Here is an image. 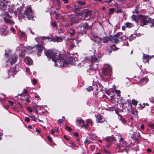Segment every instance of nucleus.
Segmentation results:
<instances>
[{"label": "nucleus", "instance_id": "39448f33", "mask_svg": "<svg viewBox=\"0 0 154 154\" xmlns=\"http://www.w3.org/2000/svg\"><path fill=\"white\" fill-rule=\"evenodd\" d=\"M1 15L3 17L4 21L6 23L11 26L13 25L14 24V22L11 19V16L7 12L3 11L1 14Z\"/></svg>", "mask_w": 154, "mask_h": 154}, {"label": "nucleus", "instance_id": "bb28decb", "mask_svg": "<svg viewBox=\"0 0 154 154\" xmlns=\"http://www.w3.org/2000/svg\"><path fill=\"white\" fill-rule=\"evenodd\" d=\"M14 5L13 4H12L11 5L9 6L8 8V11L10 13H15V11L14 9L15 8L14 7Z\"/></svg>", "mask_w": 154, "mask_h": 154}, {"label": "nucleus", "instance_id": "72a5a7b5", "mask_svg": "<svg viewBox=\"0 0 154 154\" xmlns=\"http://www.w3.org/2000/svg\"><path fill=\"white\" fill-rule=\"evenodd\" d=\"M136 37V35L135 34H132L129 38V40L130 41H132Z\"/></svg>", "mask_w": 154, "mask_h": 154}, {"label": "nucleus", "instance_id": "a878e982", "mask_svg": "<svg viewBox=\"0 0 154 154\" xmlns=\"http://www.w3.org/2000/svg\"><path fill=\"white\" fill-rule=\"evenodd\" d=\"M67 33L71 36H73L75 33V31L74 29H69L67 30Z\"/></svg>", "mask_w": 154, "mask_h": 154}, {"label": "nucleus", "instance_id": "f3484780", "mask_svg": "<svg viewBox=\"0 0 154 154\" xmlns=\"http://www.w3.org/2000/svg\"><path fill=\"white\" fill-rule=\"evenodd\" d=\"M80 8L79 6H76L74 8L73 11L74 12L78 15L82 16L84 14V12L82 11L79 10Z\"/></svg>", "mask_w": 154, "mask_h": 154}, {"label": "nucleus", "instance_id": "0eeeda50", "mask_svg": "<svg viewBox=\"0 0 154 154\" xmlns=\"http://www.w3.org/2000/svg\"><path fill=\"white\" fill-rule=\"evenodd\" d=\"M82 27H83V28L85 30H90L91 29V26L89 25L88 23H83L81 25H79L76 28L78 29V31H79V33L81 34V35H83L84 34H86L85 31L84 30H83L82 32H81V29Z\"/></svg>", "mask_w": 154, "mask_h": 154}, {"label": "nucleus", "instance_id": "37998d69", "mask_svg": "<svg viewBox=\"0 0 154 154\" xmlns=\"http://www.w3.org/2000/svg\"><path fill=\"white\" fill-rule=\"evenodd\" d=\"M121 121L124 124H125L126 123V121L124 118H121Z\"/></svg>", "mask_w": 154, "mask_h": 154}, {"label": "nucleus", "instance_id": "f8f14e48", "mask_svg": "<svg viewBox=\"0 0 154 154\" xmlns=\"http://www.w3.org/2000/svg\"><path fill=\"white\" fill-rule=\"evenodd\" d=\"M35 41L40 45L43 44L45 42V40H49L48 38L46 37H36L35 38Z\"/></svg>", "mask_w": 154, "mask_h": 154}, {"label": "nucleus", "instance_id": "9b49d317", "mask_svg": "<svg viewBox=\"0 0 154 154\" xmlns=\"http://www.w3.org/2000/svg\"><path fill=\"white\" fill-rule=\"evenodd\" d=\"M24 14L26 17L29 20L32 19L34 17V14L31 8V7L29 6L24 12Z\"/></svg>", "mask_w": 154, "mask_h": 154}, {"label": "nucleus", "instance_id": "f03ea898", "mask_svg": "<svg viewBox=\"0 0 154 154\" xmlns=\"http://www.w3.org/2000/svg\"><path fill=\"white\" fill-rule=\"evenodd\" d=\"M5 57L8 58V59L6 61V65H11L10 68L8 72V75L10 76H12L15 75L17 72V65L14 66H12L14 63L15 64L18 58V57L16 54L11 55V50L10 49H8L5 50Z\"/></svg>", "mask_w": 154, "mask_h": 154}, {"label": "nucleus", "instance_id": "6e6d98bb", "mask_svg": "<svg viewBox=\"0 0 154 154\" xmlns=\"http://www.w3.org/2000/svg\"><path fill=\"white\" fill-rule=\"evenodd\" d=\"M10 30L13 33H14L15 31V29L13 27H11L10 28Z\"/></svg>", "mask_w": 154, "mask_h": 154}, {"label": "nucleus", "instance_id": "3c124183", "mask_svg": "<svg viewBox=\"0 0 154 154\" xmlns=\"http://www.w3.org/2000/svg\"><path fill=\"white\" fill-rule=\"evenodd\" d=\"M25 120L27 122H29L30 121V119L28 117H26L25 118Z\"/></svg>", "mask_w": 154, "mask_h": 154}, {"label": "nucleus", "instance_id": "473e14b6", "mask_svg": "<svg viewBox=\"0 0 154 154\" xmlns=\"http://www.w3.org/2000/svg\"><path fill=\"white\" fill-rule=\"evenodd\" d=\"M125 25L126 27L129 28H131L133 26L132 24L131 23L129 22L126 23H125Z\"/></svg>", "mask_w": 154, "mask_h": 154}, {"label": "nucleus", "instance_id": "13d9d810", "mask_svg": "<svg viewBox=\"0 0 154 154\" xmlns=\"http://www.w3.org/2000/svg\"><path fill=\"white\" fill-rule=\"evenodd\" d=\"M115 9L113 8H110L109 9V11L110 12H113L115 11Z\"/></svg>", "mask_w": 154, "mask_h": 154}, {"label": "nucleus", "instance_id": "f704fd0d", "mask_svg": "<svg viewBox=\"0 0 154 154\" xmlns=\"http://www.w3.org/2000/svg\"><path fill=\"white\" fill-rule=\"evenodd\" d=\"M131 102L132 104L134 105V106H136L137 104V101L134 99L132 100L131 101Z\"/></svg>", "mask_w": 154, "mask_h": 154}, {"label": "nucleus", "instance_id": "49530a36", "mask_svg": "<svg viewBox=\"0 0 154 154\" xmlns=\"http://www.w3.org/2000/svg\"><path fill=\"white\" fill-rule=\"evenodd\" d=\"M20 33L21 37H23L25 36L26 34L24 32L20 31Z\"/></svg>", "mask_w": 154, "mask_h": 154}, {"label": "nucleus", "instance_id": "69168bd1", "mask_svg": "<svg viewBox=\"0 0 154 154\" xmlns=\"http://www.w3.org/2000/svg\"><path fill=\"white\" fill-rule=\"evenodd\" d=\"M48 140L50 142L52 140V138L51 137L49 136H48Z\"/></svg>", "mask_w": 154, "mask_h": 154}, {"label": "nucleus", "instance_id": "f257e3e1", "mask_svg": "<svg viewBox=\"0 0 154 154\" xmlns=\"http://www.w3.org/2000/svg\"><path fill=\"white\" fill-rule=\"evenodd\" d=\"M45 54L48 58H52L55 63L54 66L56 67L59 66L60 67L63 68L69 64L74 65L78 64V60L73 57H69L68 59H66V57L65 55L60 54L57 51L48 50L45 52Z\"/></svg>", "mask_w": 154, "mask_h": 154}, {"label": "nucleus", "instance_id": "de8ad7c7", "mask_svg": "<svg viewBox=\"0 0 154 154\" xmlns=\"http://www.w3.org/2000/svg\"><path fill=\"white\" fill-rule=\"evenodd\" d=\"M32 84H33L34 85H35L37 83V81H36V79H33L32 80Z\"/></svg>", "mask_w": 154, "mask_h": 154}, {"label": "nucleus", "instance_id": "ea45409f", "mask_svg": "<svg viewBox=\"0 0 154 154\" xmlns=\"http://www.w3.org/2000/svg\"><path fill=\"white\" fill-rule=\"evenodd\" d=\"M65 119V117L64 116H63L62 119H60L59 120H58V121L60 123H62Z\"/></svg>", "mask_w": 154, "mask_h": 154}, {"label": "nucleus", "instance_id": "774afa93", "mask_svg": "<svg viewBox=\"0 0 154 154\" xmlns=\"http://www.w3.org/2000/svg\"><path fill=\"white\" fill-rule=\"evenodd\" d=\"M74 135L76 137H77L79 136V134L78 133H74Z\"/></svg>", "mask_w": 154, "mask_h": 154}, {"label": "nucleus", "instance_id": "c756f323", "mask_svg": "<svg viewBox=\"0 0 154 154\" xmlns=\"http://www.w3.org/2000/svg\"><path fill=\"white\" fill-rule=\"evenodd\" d=\"M34 48V47H31V46L27 47L26 51L27 52L29 53H31L32 52V50Z\"/></svg>", "mask_w": 154, "mask_h": 154}, {"label": "nucleus", "instance_id": "0e129e2a", "mask_svg": "<svg viewBox=\"0 0 154 154\" xmlns=\"http://www.w3.org/2000/svg\"><path fill=\"white\" fill-rule=\"evenodd\" d=\"M111 141H116V138L114 137H111Z\"/></svg>", "mask_w": 154, "mask_h": 154}, {"label": "nucleus", "instance_id": "aec40b11", "mask_svg": "<svg viewBox=\"0 0 154 154\" xmlns=\"http://www.w3.org/2000/svg\"><path fill=\"white\" fill-rule=\"evenodd\" d=\"M78 21V20L76 16H72L69 18V21L70 22L69 26L72 25L76 23Z\"/></svg>", "mask_w": 154, "mask_h": 154}, {"label": "nucleus", "instance_id": "e433bc0d", "mask_svg": "<svg viewBox=\"0 0 154 154\" xmlns=\"http://www.w3.org/2000/svg\"><path fill=\"white\" fill-rule=\"evenodd\" d=\"M86 122L88 125H91L92 124V122L91 119H88L86 120Z\"/></svg>", "mask_w": 154, "mask_h": 154}, {"label": "nucleus", "instance_id": "ddd939ff", "mask_svg": "<svg viewBox=\"0 0 154 154\" xmlns=\"http://www.w3.org/2000/svg\"><path fill=\"white\" fill-rule=\"evenodd\" d=\"M8 0H0V9L5 10L8 4Z\"/></svg>", "mask_w": 154, "mask_h": 154}, {"label": "nucleus", "instance_id": "6ab92c4d", "mask_svg": "<svg viewBox=\"0 0 154 154\" xmlns=\"http://www.w3.org/2000/svg\"><path fill=\"white\" fill-rule=\"evenodd\" d=\"M149 81V79L147 77H144L140 80L138 83L140 86H143L146 85Z\"/></svg>", "mask_w": 154, "mask_h": 154}, {"label": "nucleus", "instance_id": "c9c22d12", "mask_svg": "<svg viewBox=\"0 0 154 154\" xmlns=\"http://www.w3.org/2000/svg\"><path fill=\"white\" fill-rule=\"evenodd\" d=\"M148 125L150 128L154 129V124L149 123L148 124Z\"/></svg>", "mask_w": 154, "mask_h": 154}, {"label": "nucleus", "instance_id": "338daca9", "mask_svg": "<svg viewBox=\"0 0 154 154\" xmlns=\"http://www.w3.org/2000/svg\"><path fill=\"white\" fill-rule=\"evenodd\" d=\"M80 4L84 6L85 5V3L84 2H80Z\"/></svg>", "mask_w": 154, "mask_h": 154}, {"label": "nucleus", "instance_id": "423d86ee", "mask_svg": "<svg viewBox=\"0 0 154 154\" xmlns=\"http://www.w3.org/2000/svg\"><path fill=\"white\" fill-rule=\"evenodd\" d=\"M140 17L143 23V26L144 25H147L148 23H151L152 24L150 25L151 27L154 26V19H151L150 18H149L147 16H141Z\"/></svg>", "mask_w": 154, "mask_h": 154}, {"label": "nucleus", "instance_id": "864d4df0", "mask_svg": "<svg viewBox=\"0 0 154 154\" xmlns=\"http://www.w3.org/2000/svg\"><path fill=\"white\" fill-rule=\"evenodd\" d=\"M25 100L27 103H29L30 102V101L28 97L26 98Z\"/></svg>", "mask_w": 154, "mask_h": 154}, {"label": "nucleus", "instance_id": "8fccbe9b", "mask_svg": "<svg viewBox=\"0 0 154 154\" xmlns=\"http://www.w3.org/2000/svg\"><path fill=\"white\" fill-rule=\"evenodd\" d=\"M27 110L30 112H32V110L31 108L29 106L27 107Z\"/></svg>", "mask_w": 154, "mask_h": 154}, {"label": "nucleus", "instance_id": "9d476101", "mask_svg": "<svg viewBox=\"0 0 154 154\" xmlns=\"http://www.w3.org/2000/svg\"><path fill=\"white\" fill-rule=\"evenodd\" d=\"M81 41V40H79V41H77L76 39H71L67 38V40L66 41L67 44H69L70 45H69V48L72 49L76 46L79 42Z\"/></svg>", "mask_w": 154, "mask_h": 154}, {"label": "nucleus", "instance_id": "c03bdc74", "mask_svg": "<svg viewBox=\"0 0 154 154\" xmlns=\"http://www.w3.org/2000/svg\"><path fill=\"white\" fill-rule=\"evenodd\" d=\"M116 93L117 94L118 96H120V91L119 90H116Z\"/></svg>", "mask_w": 154, "mask_h": 154}, {"label": "nucleus", "instance_id": "680f3d73", "mask_svg": "<svg viewBox=\"0 0 154 154\" xmlns=\"http://www.w3.org/2000/svg\"><path fill=\"white\" fill-rule=\"evenodd\" d=\"M8 102L11 105H13L14 102L13 101L9 100L8 101Z\"/></svg>", "mask_w": 154, "mask_h": 154}, {"label": "nucleus", "instance_id": "2eb2a0df", "mask_svg": "<svg viewBox=\"0 0 154 154\" xmlns=\"http://www.w3.org/2000/svg\"><path fill=\"white\" fill-rule=\"evenodd\" d=\"M119 147L120 148H122V149H125L127 147L126 141H124L122 137H121L119 140Z\"/></svg>", "mask_w": 154, "mask_h": 154}, {"label": "nucleus", "instance_id": "dca6fc26", "mask_svg": "<svg viewBox=\"0 0 154 154\" xmlns=\"http://www.w3.org/2000/svg\"><path fill=\"white\" fill-rule=\"evenodd\" d=\"M102 140H105L106 142V145L107 147L109 148L110 147L112 142L111 137H102Z\"/></svg>", "mask_w": 154, "mask_h": 154}, {"label": "nucleus", "instance_id": "4d7b16f0", "mask_svg": "<svg viewBox=\"0 0 154 154\" xmlns=\"http://www.w3.org/2000/svg\"><path fill=\"white\" fill-rule=\"evenodd\" d=\"M26 71L27 73H28L29 75L30 74V70L29 68H26Z\"/></svg>", "mask_w": 154, "mask_h": 154}, {"label": "nucleus", "instance_id": "a18cd8bd", "mask_svg": "<svg viewBox=\"0 0 154 154\" xmlns=\"http://www.w3.org/2000/svg\"><path fill=\"white\" fill-rule=\"evenodd\" d=\"M122 11V10L120 9H118L116 11V13H121Z\"/></svg>", "mask_w": 154, "mask_h": 154}, {"label": "nucleus", "instance_id": "412c9836", "mask_svg": "<svg viewBox=\"0 0 154 154\" xmlns=\"http://www.w3.org/2000/svg\"><path fill=\"white\" fill-rule=\"evenodd\" d=\"M96 117V121L98 123H102L105 121V119L100 114H97Z\"/></svg>", "mask_w": 154, "mask_h": 154}, {"label": "nucleus", "instance_id": "603ef678", "mask_svg": "<svg viewBox=\"0 0 154 154\" xmlns=\"http://www.w3.org/2000/svg\"><path fill=\"white\" fill-rule=\"evenodd\" d=\"M53 14L55 15V17L56 19L58 17V14L55 11L53 12Z\"/></svg>", "mask_w": 154, "mask_h": 154}, {"label": "nucleus", "instance_id": "58836bf2", "mask_svg": "<svg viewBox=\"0 0 154 154\" xmlns=\"http://www.w3.org/2000/svg\"><path fill=\"white\" fill-rule=\"evenodd\" d=\"M93 89V88L91 86H89L88 88H86V90L88 92L92 91Z\"/></svg>", "mask_w": 154, "mask_h": 154}, {"label": "nucleus", "instance_id": "a211bd4d", "mask_svg": "<svg viewBox=\"0 0 154 154\" xmlns=\"http://www.w3.org/2000/svg\"><path fill=\"white\" fill-rule=\"evenodd\" d=\"M153 57V56H150L148 54H143L142 58L143 62L145 63L148 62L149 60L152 58Z\"/></svg>", "mask_w": 154, "mask_h": 154}, {"label": "nucleus", "instance_id": "052dcab7", "mask_svg": "<svg viewBox=\"0 0 154 154\" xmlns=\"http://www.w3.org/2000/svg\"><path fill=\"white\" fill-rule=\"evenodd\" d=\"M103 151L104 152L106 153H109V151L105 148L103 149Z\"/></svg>", "mask_w": 154, "mask_h": 154}, {"label": "nucleus", "instance_id": "393cba45", "mask_svg": "<svg viewBox=\"0 0 154 154\" xmlns=\"http://www.w3.org/2000/svg\"><path fill=\"white\" fill-rule=\"evenodd\" d=\"M24 62L26 63L28 65H31L32 63V60L29 57H26L24 59Z\"/></svg>", "mask_w": 154, "mask_h": 154}, {"label": "nucleus", "instance_id": "7ed1b4c3", "mask_svg": "<svg viewBox=\"0 0 154 154\" xmlns=\"http://www.w3.org/2000/svg\"><path fill=\"white\" fill-rule=\"evenodd\" d=\"M100 54H94L91 57H86L85 58L84 61L89 64V66H92L94 67L90 68L87 70V72L89 73L90 75H93L96 72V69L97 68L98 63L100 60L101 57Z\"/></svg>", "mask_w": 154, "mask_h": 154}, {"label": "nucleus", "instance_id": "7c9ffc66", "mask_svg": "<svg viewBox=\"0 0 154 154\" xmlns=\"http://www.w3.org/2000/svg\"><path fill=\"white\" fill-rule=\"evenodd\" d=\"M76 125H81V124H84L85 123L84 121L82 119H78L76 121Z\"/></svg>", "mask_w": 154, "mask_h": 154}, {"label": "nucleus", "instance_id": "4be33fe9", "mask_svg": "<svg viewBox=\"0 0 154 154\" xmlns=\"http://www.w3.org/2000/svg\"><path fill=\"white\" fill-rule=\"evenodd\" d=\"M91 13V11L88 10H87L84 13V17L85 19L88 20L90 19V16Z\"/></svg>", "mask_w": 154, "mask_h": 154}, {"label": "nucleus", "instance_id": "4c0bfd02", "mask_svg": "<svg viewBox=\"0 0 154 154\" xmlns=\"http://www.w3.org/2000/svg\"><path fill=\"white\" fill-rule=\"evenodd\" d=\"M114 110L115 111V112L116 113L119 115V112H120L122 111V110L120 109H115Z\"/></svg>", "mask_w": 154, "mask_h": 154}, {"label": "nucleus", "instance_id": "2f4dec72", "mask_svg": "<svg viewBox=\"0 0 154 154\" xmlns=\"http://www.w3.org/2000/svg\"><path fill=\"white\" fill-rule=\"evenodd\" d=\"M23 45L22 44H21L20 45L16 48V51L18 52L20 50H22L23 48Z\"/></svg>", "mask_w": 154, "mask_h": 154}, {"label": "nucleus", "instance_id": "a19ab883", "mask_svg": "<svg viewBox=\"0 0 154 154\" xmlns=\"http://www.w3.org/2000/svg\"><path fill=\"white\" fill-rule=\"evenodd\" d=\"M91 143V141L90 140H88V139H86L85 140V142H84V143L85 144H86L87 143L89 144H90Z\"/></svg>", "mask_w": 154, "mask_h": 154}, {"label": "nucleus", "instance_id": "79ce46f5", "mask_svg": "<svg viewBox=\"0 0 154 154\" xmlns=\"http://www.w3.org/2000/svg\"><path fill=\"white\" fill-rule=\"evenodd\" d=\"M51 24L54 27H55L56 26V24L54 21H52L51 22Z\"/></svg>", "mask_w": 154, "mask_h": 154}, {"label": "nucleus", "instance_id": "cd10ccee", "mask_svg": "<svg viewBox=\"0 0 154 154\" xmlns=\"http://www.w3.org/2000/svg\"><path fill=\"white\" fill-rule=\"evenodd\" d=\"M38 50V54H39L42 52V50L43 49V48L41 45H36Z\"/></svg>", "mask_w": 154, "mask_h": 154}, {"label": "nucleus", "instance_id": "b1692460", "mask_svg": "<svg viewBox=\"0 0 154 154\" xmlns=\"http://www.w3.org/2000/svg\"><path fill=\"white\" fill-rule=\"evenodd\" d=\"M141 16L142 15H141ZM140 16L141 15L138 16L133 15L131 16V18L132 20L135 21L136 23H137L140 18L141 20Z\"/></svg>", "mask_w": 154, "mask_h": 154}, {"label": "nucleus", "instance_id": "5fc2aeb1", "mask_svg": "<svg viewBox=\"0 0 154 154\" xmlns=\"http://www.w3.org/2000/svg\"><path fill=\"white\" fill-rule=\"evenodd\" d=\"M150 101L151 102H154V97H151L150 98H149Z\"/></svg>", "mask_w": 154, "mask_h": 154}, {"label": "nucleus", "instance_id": "09e8293b", "mask_svg": "<svg viewBox=\"0 0 154 154\" xmlns=\"http://www.w3.org/2000/svg\"><path fill=\"white\" fill-rule=\"evenodd\" d=\"M66 129L67 131H71V128L69 126H68L66 127Z\"/></svg>", "mask_w": 154, "mask_h": 154}, {"label": "nucleus", "instance_id": "bf43d9fd", "mask_svg": "<svg viewBox=\"0 0 154 154\" xmlns=\"http://www.w3.org/2000/svg\"><path fill=\"white\" fill-rule=\"evenodd\" d=\"M82 127L86 129H87V126L86 125H84V124H83L82 125Z\"/></svg>", "mask_w": 154, "mask_h": 154}, {"label": "nucleus", "instance_id": "5701e85b", "mask_svg": "<svg viewBox=\"0 0 154 154\" xmlns=\"http://www.w3.org/2000/svg\"><path fill=\"white\" fill-rule=\"evenodd\" d=\"M52 2L54 5H55L56 9L58 10L60 9V2L59 0H53Z\"/></svg>", "mask_w": 154, "mask_h": 154}, {"label": "nucleus", "instance_id": "6e6552de", "mask_svg": "<svg viewBox=\"0 0 154 154\" xmlns=\"http://www.w3.org/2000/svg\"><path fill=\"white\" fill-rule=\"evenodd\" d=\"M122 33L119 32L117 33L116 35H114L112 38L111 39V41L112 42L117 43H118L119 41V38L121 39L122 40H125L127 38L126 36L125 35L122 36Z\"/></svg>", "mask_w": 154, "mask_h": 154}, {"label": "nucleus", "instance_id": "e2e57ef3", "mask_svg": "<svg viewBox=\"0 0 154 154\" xmlns=\"http://www.w3.org/2000/svg\"><path fill=\"white\" fill-rule=\"evenodd\" d=\"M123 45H126L127 46H128V42H126L125 43H123Z\"/></svg>", "mask_w": 154, "mask_h": 154}, {"label": "nucleus", "instance_id": "20e7f679", "mask_svg": "<svg viewBox=\"0 0 154 154\" xmlns=\"http://www.w3.org/2000/svg\"><path fill=\"white\" fill-rule=\"evenodd\" d=\"M112 71V67L108 65H105L102 72L103 78L107 79L109 76L111 75Z\"/></svg>", "mask_w": 154, "mask_h": 154}, {"label": "nucleus", "instance_id": "4468645a", "mask_svg": "<svg viewBox=\"0 0 154 154\" xmlns=\"http://www.w3.org/2000/svg\"><path fill=\"white\" fill-rule=\"evenodd\" d=\"M8 34L7 28L6 26H2L0 28V35L2 36H6Z\"/></svg>", "mask_w": 154, "mask_h": 154}, {"label": "nucleus", "instance_id": "c85d7f7f", "mask_svg": "<svg viewBox=\"0 0 154 154\" xmlns=\"http://www.w3.org/2000/svg\"><path fill=\"white\" fill-rule=\"evenodd\" d=\"M53 40L54 42H60L63 41V38L61 37H58L54 38Z\"/></svg>", "mask_w": 154, "mask_h": 154}, {"label": "nucleus", "instance_id": "1a4fd4ad", "mask_svg": "<svg viewBox=\"0 0 154 154\" xmlns=\"http://www.w3.org/2000/svg\"><path fill=\"white\" fill-rule=\"evenodd\" d=\"M93 39L94 42L98 44L102 43H107L109 40V38L108 37H104L102 38L95 35H93Z\"/></svg>", "mask_w": 154, "mask_h": 154}]
</instances>
